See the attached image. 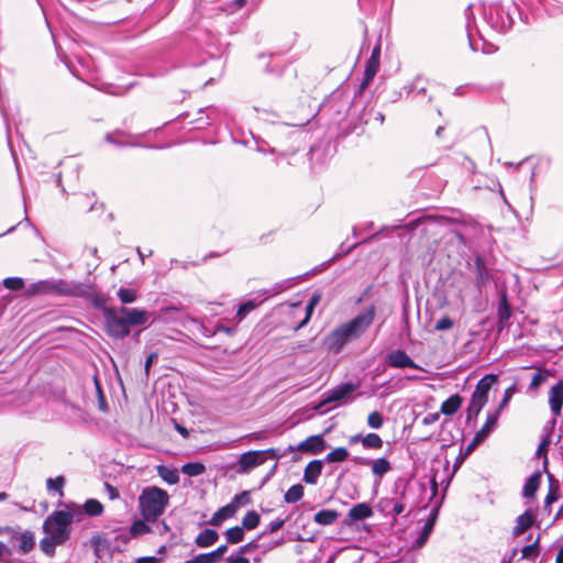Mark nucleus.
Returning <instances> with one entry per match:
<instances>
[{
  "mask_svg": "<svg viewBox=\"0 0 563 563\" xmlns=\"http://www.w3.org/2000/svg\"><path fill=\"white\" fill-rule=\"evenodd\" d=\"M235 512H236L235 507L229 503L228 505H225V506L221 507L220 509H218L213 514L211 519L208 521V523L210 526L218 527L224 520H227L229 518H232L235 515Z\"/></svg>",
  "mask_w": 563,
  "mask_h": 563,
  "instance_id": "21",
  "label": "nucleus"
},
{
  "mask_svg": "<svg viewBox=\"0 0 563 563\" xmlns=\"http://www.w3.org/2000/svg\"><path fill=\"white\" fill-rule=\"evenodd\" d=\"M120 312L124 314L130 328L143 325L148 321V313L143 309L121 307Z\"/></svg>",
  "mask_w": 563,
  "mask_h": 563,
  "instance_id": "14",
  "label": "nucleus"
},
{
  "mask_svg": "<svg viewBox=\"0 0 563 563\" xmlns=\"http://www.w3.org/2000/svg\"><path fill=\"white\" fill-rule=\"evenodd\" d=\"M63 543L64 542H57L54 536L48 534V537H45L40 541V547L45 554L52 556L55 553V547Z\"/></svg>",
  "mask_w": 563,
  "mask_h": 563,
  "instance_id": "38",
  "label": "nucleus"
},
{
  "mask_svg": "<svg viewBox=\"0 0 563 563\" xmlns=\"http://www.w3.org/2000/svg\"><path fill=\"white\" fill-rule=\"evenodd\" d=\"M340 517V514L336 510L333 509H322L314 514L313 520L316 523L320 526H330L334 523L338 518Z\"/></svg>",
  "mask_w": 563,
  "mask_h": 563,
  "instance_id": "27",
  "label": "nucleus"
},
{
  "mask_svg": "<svg viewBox=\"0 0 563 563\" xmlns=\"http://www.w3.org/2000/svg\"><path fill=\"white\" fill-rule=\"evenodd\" d=\"M538 3L545 10L549 15L563 13V10L558 4L556 0H538Z\"/></svg>",
  "mask_w": 563,
  "mask_h": 563,
  "instance_id": "45",
  "label": "nucleus"
},
{
  "mask_svg": "<svg viewBox=\"0 0 563 563\" xmlns=\"http://www.w3.org/2000/svg\"><path fill=\"white\" fill-rule=\"evenodd\" d=\"M434 522H435V515L431 516L424 522L421 534L417 538V540L415 542L418 548L423 547L426 544V542L428 541V539L433 530Z\"/></svg>",
  "mask_w": 563,
  "mask_h": 563,
  "instance_id": "32",
  "label": "nucleus"
},
{
  "mask_svg": "<svg viewBox=\"0 0 563 563\" xmlns=\"http://www.w3.org/2000/svg\"><path fill=\"white\" fill-rule=\"evenodd\" d=\"M74 515L70 511H54L44 521L43 530L57 540V542H66L69 539Z\"/></svg>",
  "mask_w": 563,
  "mask_h": 563,
  "instance_id": "3",
  "label": "nucleus"
},
{
  "mask_svg": "<svg viewBox=\"0 0 563 563\" xmlns=\"http://www.w3.org/2000/svg\"><path fill=\"white\" fill-rule=\"evenodd\" d=\"M169 503V495L166 490L150 486L142 490L139 496V509L145 521L155 522L165 511Z\"/></svg>",
  "mask_w": 563,
  "mask_h": 563,
  "instance_id": "2",
  "label": "nucleus"
},
{
  "mask_svg": "<svg viewBox=\"0 0 563 563\" xmlns=\"http://www.w3.org/2000/svg\"><path fill=\"white\" fill-rule=\"evenodd\" d=\"M264 300H261L260 302H256L255 300H247L246 302L239 306L236 317L239 320H243L251 311L257 308V306L263 302Z\"/></svg>",
  "mask_w": 563,
  "mask_h": 563,
  "instance_id": "43",
  "label": "nucleus"
},
{
  "mask_svg": "<svg viewBox=\"0 0 563 563\" xmlns=\"http://www.w3.org/2000/svg\"><path fill=\"white\" fill-rule=\"evenodd\" d=\"M117 295L122 303H132L137 298L136 291L132 288L121 287L119 288Z\"/></svg>",
  "mask_w": 563,
  "mask_h": 563,
  "instance_id": "44",
  "label": "nucleus"
},
{
  "mask_svg": "<svg viewBox=\"0 0 563 563\" xmlns=\"http://www.w3.org/2000/svg\"><path fill=\"white\" fill-rule=\"evenodd\" d=\"M103 318L107 333L113 339H124L130 334V327L124 314L114 308H104Z\"/></svg>",
  "mask_w": 563,
  "mask_h": 563,
  "instance_id": "5",
  "label": "nucleus"
},
{
  "mask_svg": "<svg viewBox=\"0 0 563 563\" xmlns=\"http://www.w3.org/2000/svg\"><path fill=\"white\" fill-rule=\"evenodd\" d=\"M260 515L255 510H250L243 517L241 527L245 530H253L260 525Z\"/></svg>",
  "mask_w": 563,
  "mask_h": 563,
  "instance_id": "37",
  "label": "nucleus"
},
{
  "mask_svg": "<svg viewBox=\"0 0 563 563\" xmlns=\"http://www.w3.org/2000/svg\"><path fill=\"white\" fill-rule=\"evenodd\" d=\"M407 93L426 95L427 92V79L422 76H417L408 86L405 87Z\"/></svg>",
  "mask_w": 563,
  "mask_h": 563,
  "instance_id": "31",
  "label": "nucleus"
},
{
  "mask_svg": "<svg viewBox=\"0 0 563 563\" xmlns=\"http://www.w3.org/2000/svg\"><path fill=\"white\" fill-rule=\"evenodd\" d=\"M356 388H357L356 384L344 383V384H341V385L328 390L327 393L323 394V399L319 402L318 406H316V409H320L328 404L340 401V400L344 399L350 394H352Z\"/></svg>",
  "mask_w": 563,
  "mask_h": 563,
  "instance_id": "8",
  "label": "nucleus"
},
{
  "mask_svg": "<svg viewBox=\"0 0 563 563\" xmlns=\"http://www.w3.org/2000/svg\"><path fill=\"white\" fill-rule=\"evenodd\" d=\"M465 19H466V31H467V37H468L470 47H471L472 51L477 52L478 51V46H477V44H476V42L474 40L473 31L475 30L481 38H483V35H482L481 29H478L476 23H475V15H474V11H473V5L472 4H468L467 8L465 9Z\"/></svg>",
  "mask_w": 563,
  "mask_h": 563,
  "instance_id": "15",
  "label": "nucleus"
},
{
  "mask_svg": "<svg viewBox=\"0 0 563 563\" xmlns=\"http://www.w3.org/2000/svg\"><path fill=\"white\" fill-rule=\"evenodd\" d=\"M228 543L236 544L244 539V529L240 526L232 527L225 531Z\"/></svg>",
  "mask_w": 563,
  "mask_h": 563,
  "instance_id": "39",
  "label": "nucleus"
},
{
  "mask_svg": "<svg viewBox=\"0 0 563 563\" xmlns=\"http://www.w3.org/2000/svg\"><path fill=\"white\" fill-rule=\"evenodd\" d=\"M453 327V320L449 317H442L439 319L434 325L437 331H445L450 330Z\"/></svg>",
  "mask_w": 563,
  "mask_h": 563,
  "instance_id": "58",
  "label": "nucleus"
},
{
  "mask_svg": "<svg viewBox=\"0 0 563 563\" xmlns=\"http://www.w3.org/2000/svg\"><path fill=\"white\" fill-rule=\"evenodd\" d=\"M373 516V509L372 507L366 503H360L353 506L346 517L344 518L343 522L345 526H352L356 521H361L367 518H371Z\"/></svg>",
  "mask_w": 563,
  "mask_h": 563,
  "instance_id": "13",
  "label": "nucleus"
},
{
  "mask_svg": "<svg viewBox=\"0 0 563 563\" xmlns=\"http://www.w3.org/2000/svg\"><path fill=\"white\" fill-rule=\"evenodd\" d=\"M267 455L271 459H279L282 454L277 449H267L261 451H249L239 457L238 462L234 464L235 472L238 474H247L253 468L265 463Z\"/></svg>",
  "mask_w": 563,
  "mask_h": 563,
  "instance_id": "4",
  "label": "nucleus"
},
{
  "mask_svg": "<svg viewBox=\"0 0 563 563\" xmlns=\"http://www.w3.org/2000/svg\"><path fill=\"white\" fill-rule=\"evenodd\" d=\"M541 483V472L536 471L533 474L529 476V478L526 481L523 488H522V496L525 498H532L534 497L539 486Z\"/></svg>",
  "mask_w": 563,
  "mask_h": 563,
  "instance_id": "24",
  "label": "nucleus"
},
{
  "mask_svg": "<svg viewBox=\"0 0 563 563\" xmlns=\"http://www.w3.org/2000/svg\"><path fill=\"white\" fill-rule=\"evenodd\" d=\"M498 418V411L487 416L484 426L475 433L476 442H483L489 435V433L497 427Z\"/></svg>",
  "mask_w": 563,
  "mask_h": 563,
  "instance_id": "20",
  "label": "nucleus"
},
{
  "mask_svg": "<svg viewBox=\"0 0 563 563\" xmlns=\"http://www.w3.org/2000/svg\"><path fill=\"white\" fill-rule=\"evenodd\" d=\"M363 448L379 450L383 448V440L377 433H367L364 435Z\"/></svg>",
  "mask_w": 563,
  "mask_h": 563,
  "instance_id": "40",
  "label": "nucleus"
},
{
  "mask_svg": "<svg viewBox=\"0 0 563 563\" xmlns=\"http://www.w3.org/2000/svg\"><path fill=\"white\" fill-rule=\"evenodd\" d=\"M551 443L550 435H545L542 441L540 442L538 449H537V455L541 457L542 455H545V452Z\"/></svg>",
  "mask_w": 563,
  "mask_h": 563,
  "instance_id": "62",
  "label": "nucleus"
},
{
  "mask_svg": "<svg viewBox=\"0 0 563 563\" xmlns=\"http://www.w3.org/2000/svg\"><path fill=\"white\" fill-rule=\"evenodd\" d=\"M544 380H545V375L542 373V371H538L532 376L529 389L537 390Z\"/></svg>",
  "mask_w": 563,
  "mask_h": 563,
  "instance_id": "59",
  "label": "nucleus"
},
{
  "mask_svg": "<svg viewBox=\"0 0 563 563\" xmlns=\"http://www.w3.org/2000/svg\"><path fill=\"white\" fill-rule=\"evenodd\" d=\"M285 519H280V518H277L273 521L269 522L268 527H267V530L265 532H263V534L265 533H274L276 531H278L279 529L283 528V526L285 525Z\"/></svg>",
  "mask_w": 563,
  "mask_h": 563,
  "instance_id": "61",
  "label": "nucleus"
},
{
  "mask_svg": "<svg viewBox=\"0 0 563 563\" xmlns=\"http://www.w3.org/2000/svg\"><path fill=\"white\" fill-rule=\"evenodd\" d=\"M539 539H537L533 543L523 547L521 550L522 559L533 560L539 555Z\"/></svg>",
  "mask_w": 563,
  "mask_h": 563,
  "instance_id": "46",
  "label": "nucleus"
},
{
  "mask_svg": "<svg viewBox=\"0 0 563 563\" xmlns=\"http://www.w3.org/2000/svg\"><path fill=\"white\" fill-rule=\"evenodd\" d=\"M59 280L51 282V280H40L37 283L32 284L30 288V292L35 295H46V294H60Z\"/></svg>",
  "mask_w": 563,
  "mask_h": 563,
  "instance_id": "19",
  "label": "nucleus"
},
{
  "mask_svg": "<svg viewBox=\"0 0 563 563\" xmlns=\"http://www.w3.org/2000/svg\"><path fill=\"white\" fill-rule=\"evenodd\" d=\"M385 363L393 368H420L404 350H393L387 353Z\"/></svg>",
  "mask_w": 563,
  "mask_h": 563,
  "instance_id": "9",
  "label": "nucleus"
},
{
  "mask_svg": "<svg viewBox=\"0 0 563 563\" xmlns=\"http://www.w3.org/2000/svg\"><path fill=\"white\" fill-rule=\"evenodd\" d=\"M534 517L530 509L526 510L522 515H520L516 520V526L514 527L512 534L518 537L526 532L533 523Z\"/></svg>",
  "mask_w": 563,
  "mask_h": 563,
  "instance_id": "22",
  "label": "nucleus"
},
{
  "mask_svg": "<svg viewBox=\"0 0 563 563\" xmlns=\"http://www.w3.org/2000/svg\"><path fill=\"white\" fill-rule=\"evenodd\" d=\"M384 424V417L379 411H373L367 417V426L372 429H380Z\"/></svg>",
  "mask_w": 563,
  "mask_h": 563,
  "instance_id": "50",
  "label": "nucleus"
},
{
  "mask_svg": "<svg viewBox=\"0 0 563 563\" xmlns=\"http://www.w3.org/2000/svg\"><path fill=\"white\" fill-rule=\"evenodd\" d=\"M369 466L372 467L373 475L379 481L393 470L391 463L386 457H378L371 460Z\"/></svg>",
  "mask_w": 563,
  "mask_h": 563,
  "instance_id": "23",
  "label": "nucleus"
},
{
  "mask_svg": "<svg viewBox=\"0 0 563 563\" xmlns=\"http://www.w3.org/2000/svg\"><path fill=\"white\" fill-rule=\"evenodd\" d=\"M147 521L143 520H135L130 528V532L132 536H140L145 534L151 531L150 527L146 525Z\"/></svg>",
  "mask_w": 563,
  "mask_h": 563,
  "instance_id": "48",
  "label": "nucleus"
},
{
  "mask_svg": "<svg viewBox=\"0 0 563 563\" xmlns=\"http://www.w3.org/2000/svg\"><path fill=\"white\" fill-rule=\"evenodd\" d=\"M219 539V534L213 529H205L199 532L195 539V543L199 548H208L213 545Z\"/></svg>",
  "mask_w": 563,
  "mask_h": 563,
  "instance_id": "25",
  "label": "nucleus"
},
{
  "mask_svg": "<svg viewBox=\"0 0 563 563\" xmlns=\"http://www.w3.org/2000/svg\"><path fill=\"white\" fill-rule=\"evenodd\" d=\"M486 402L487 401L472 395L471 401L466 409V419L471 420L472 418H476L479 415L483 407L486 405Z\"/></svg>",
  "mask_w": 563,
  "mask_h": 563,
  "instance_id": "33",
  "label": "nucleus"
},
{
  "mask_svg": "<svg viewBox=\"0 0 563 563\" xmlns=\"http://www.w3.org/2000/svg\"><path fill=\"white\" fill-rule=\"evenodd\" d=\"M475 267L477 272L476 284L478 287L487 284L489 282V274L485 267V264L481 257H476Z\"/></svg>",
  "mask_w": 563,
  "mask_h": 563,
  "instance_id": "36",
  "label": "nucleus"
},
{
  "mask_svg": "<svg viewBox=\"0 0 563 563\" xmlns=\"http://www.w3.org/2000/svg\"><path fill=\"white\" fill-rule=\"evenodd\" d=\"M228 563H250V560L239 554H232L227 559Z\"/></svg>",
  "mask_w": 563,
  "mask_h": 563,
  "instance_id": "64",
  "label": "nucleus"
},
{
  "mask_svg": "<svg viewBox=\"0 0 563 563\" xmlns=\"http://www.w3.org/2000/svg\"><path fill=\"white\" fill-rule=\"evenodd\" d=\"M462 402L463 398L459 394L452 395L442 402L440 412L445 416H452L460 409Z\"/></svg>",
  "mask_w": 563,
  "mask_h": 563,
  "instance_id": "26",
  "label": "nucleus"
},
{
  "mask_svg": "<svg viewBox=\"0 0 563 563\" xmlns=\"http://www.w3.org/2000/svg\"><path fill=\"white\" fill-rule=\"evenodd\" d=\"M3 285L5 288L10 290H21L24 287V282L20 277H7L3 280Z\"/></svg>",
  "mask_w": 563,
  "mask_h": 563,
  "instance_id": "51",
  "label": "nucleus"
},
{
  "mask_svg": "<svg viewBox=\"0 0 563 563\" xmlns=\"http://www.w3.org/2000/svg\"><path fill=\"white\" fill-rule=\"evenodd\" d=\"M59 287L62 295H69L75 297H81L85 299L92 298L93 295V286L90 284L82 283H66L64 280H59Z\"/></svg>",
  "mask_w": 563,
  "mask_h": 563,
  "instance_id": "11",
  "label": "nucleus"
},
{
  "mask_svg": "<svg viewBox=\"0 0 563 563\" xmlns=\"http://www.w3.org/2000/svg\"><path fill=\"white\" fill-rule=\"evenodd\" d=\"M514 393H515V385L508 387L505 390L504 397H503L498 408L496 409V411H498V415H500V411L508 405L511 397L514 396Z\"/></svg>",
  "mask_w": 563,
  "mask_h": 563,
  "instance_id": "57",
  "label": "nucleus"
},
{
  "mask_svg": "<svg viewBox=\"0 0 563 563\" xmlns=\"http://www.w3.org/2000/svg\"><path fill=\"white\" fill-rule=\"evenodd\" d=\"M349 457V451L343 448H336L329 452L325 456V461L329 463L344 462Z\"/></svg>",
  "mask_w": 563,
  "mask_h": 563,
  "instance_id": "42",
  "label": "nucleus"
},
{
  "mask_svg": "<svg viewBox=\"0 0 563 563\" xmlns=\"http://www.w3.org/2000/svg\"><path fill=\"white\" fill-rule=\"evenodd\" d=\"M181 472L189 477H195L206 472V466L200 462H189L181 466Z\"/></svg>",
  "mask_w": 563,
  "mask_h": 563,
  "instance_id": "35",
  "label": "nucleus"
},
{
  "mask_svg": "<svg viewBox=\"0 0 563 563\" xmlns=\"http://www.w3.org/2000/svg\"><path fill=\"white\" fill-rule=\"evenodd\" d=\"M512 316L511 306L508 302L506 290L500 291L498 307H497V328L498 332H501L504 329H508L510 327V318Z\"/></svg>",
  "mask_w": 563,
  "mask_h": 563,
  "instance_id": "12",
  "label": "nucleus"
},
{
  "mask_svg": "<svg viewBox=\"0 0 563 563\" xmlns=\"http://www.w3.org/2000/svg\"><path fill=\"white\" fill-rule=\"evenodd\" d=\"M305 488L301 484L292 485L284 495V500L287 504H295L303 496Z\"/></svg>",
  "mask_w": 563,
  "mask_h": 563,
  "instance_id": "34",
  "label": "nucleus"
},
{
  "mask_svg": "<svg viewBox=\"0 0 563 563\" xmlns=\"http://www.w3.org/2000/svg\"><path fill=\"white\" fill-rule=\"evenodd\" d=\"M354 340L357 339L353 335L347 325L342 323L325 336L324 345L329 352L339 354L347 343Z\"/></svg>",
  "mask_w": 563,
  "mask_h": 563,
  "instance_id": "6",
  "label": "nucleus"
},
{
  "mask_svg": "<svg viewBox=\"0 0 563 563\" xmlns=\"http://www.w3.org/2000/svg\"><path fill=\"white\" fill-rule=\"evenodd\" d=\"M549 405L554 416V419L551 421V428H553L556 423V418L561 416L563 407V380H559L551 387L549 393Z\"/></svg>",
  "mask_w": 563,
  "mask_h": 563,
  "instance_id": "10",
  "label": "nucleus"
},
{
  "mask_svg": "<svg viewBox=\"0 0 563 563\" xmlns=\"http://www.w3.org/2000/svg\"><path fill=\"white\" fill-rule=\"evenodd\" d=\"M92 305L96 307V308H107L106 307V303H107V297L101 294V292H98L96 291V289L93 288V295H92V298H88Z\"/></svg>",
  "mask_w": 563,
  "mask_h": 563,
  "instance_id": "55",
  "label": "nucleus"
},
{
  "mask_svg": "<svg viewBox=\"0 0 563 563\" xmlns=\"http://www.w3.org/2000/svg\"><path fill=\"white\" fill-rule=\"evenodd\" d=\"M386 504L391 505V509L389 510V516L396 518L398 515L405 511V504L400 500L394 498H386Z\"/></svg>",
  "mask_w": 563,
  "mask_h": 563,
  "instance_id": "49",
  "label": "nucleus"
},
{
  "mask_svg": "<svg viewBox=\"0 0 563 563\" xmlns=\"http://www.w3.org/2000/svg\"><path fill=\"white\" fill-rule=\"evenodd\" d=\"M209 45V48H208V54L212 57L214 56H218L221 54V48L220 46L218 45V38H211L210 40V43L208 44Z\"/></svg>",
  "mask_w": 563,
  "mask_h": 563,
  "instance_id": "63",
  "label": "nucleus"
},
{
  "mask_svg": "<svg viewBox=\"0 0 563 563\" xmlns=\"http://www.w3.org/2000/svg\"><path fill=\"white\" fill-rule=\"evenodd\" d=\"M258 548L257 540H252L249 543L239 548L236 554L244 556V554L250 553Z\"/></svg>",
  "mask_w": 563,
  "mask_h": 563,
  "instance_id": "60",
  "label": "nucleus"
},
{
  "mask_svg": "<svg viewBox=\"0 0 563 563\" xmlns=\"http://www.w3.org/2000/svg\"><path fill=\"white\" fill-rule=\"evenodd\" d=\"M228 551L227 544H221L216 550L209 552V553H201L198 554V561L199 563H218L223 554Z\"/></svg>",
  "mask_w": 563,
  "mask_h": 563,
  "instance_id": "28",
  "label": "nucleus"
},
{
  "mask_svg": "<svg viewBox=\"0 0 563 563\" xmlns=\"http://www.w3.org/2000/svg\"><path fill=\"white\" fill-rule=\"evenodd\" d=\"M12 539L19 541L18 551L21 554H27L35 547V536L32 531L26 530L21 533H15L12 536Z\"/></svg>",
  "mask_w": 563,
  "mask_h": 563,
  "instance_id": "17",
  "label": "nucleus"
},
{
  "mask_svg": "<svg viewBox=\"0 0 563 563\" xmlns=\"http://www.w3.org/2000/svg\"><path fill=\"white\" fill-rule=\"evenodd\" d=\"M250 503H251L250 494H249V492L245 490V492H242V493L235 495L230 504L233 505L235 507V510L238 511V508L240 505L245 506V505H249Z\"/></svg>",
  "mask_w": 563,
  "mask_h": 563,
  "instance_id": "53",
  "label": "nucleus"
},
{
  "mask_svg": "<svg viewBox=\"0 0 563 563\" xmlns=\"http://www.w3.org/2000/svg\"><path fill=\"white\" fill-rule=\"evenodd\" d=\"M497 379L498 376L495 374L485 375L478 380L472 395L485 401H488V393L493 385L497 382Z\"/></svg>",
  "mask_w": 563,
  "mask_h": 563,
  "instance_id": "16",
  "label": "nucleus"
},
{
  "mask_svg": "<svg viewBox=\"0 0 563 563\" xmlns=\"http://www.w3.org/2000/svg\"><path fill=\"white\" fill-rule=\"evenodd\" d=\"M323 462L321 460H313L309 462L303 472V481L307 484L314 485L321 475Z\"/></svg>",
  "mask_w": 563,
  "mask_h": 563,
  "instance_id": "18",
  "label": "nucleus"
},
{
  "mask_svg": "<svg viewBox=\"0 0 563 563\" xmlns=\"http://www.w3.org/2000/svg\"><path fill=\"white\" fill-rule=\"evenodd\" d=\"M65 484V478L63 476H57L55 478H48L46 481L47 489L57 490L62 493V488Z\"/></svg>",
  "mask_w": 563,
  "mask_h": 563,
  "instance_id": "54",
  "label": "nucleus"
},
{
  "mask_svg": "<svg viewBox=\"0 0 563 563\" xmlns=\"http://www.w3.org/2000/svg\"><path fill=\"white\" fill-rule=\"evenodd\" d=\"M157 474L169 485H175L179 482V474L175 468H168L167 466L159 465L157 466Z\"/></svg>",
  "mask_w": 563,
  "mask_h": 563,
  "instance_id": "30",
  "label": "nucleus"
},
{
  "mask_svg": "<svg viewBox=\"0 0 563 563\" xmlns=\"http://www.w3.org/2000/svg\"><path fill=\"white\" fill-rule=\"evenodd\" d=\"M369 115H373V117H374V120H375V121H377L379 125H382V124H383L385 117H384V114H383L382 112H379V111L374 112L373 110H369L368 112H366V111L364 110V113L362 114L361 120H362L365 124H367V123L369 122Z\"/></svg>",
  "mask_w": 563,
  "mask_h": 563,
  "instance_id": "56",
  "label": "nucleus"
},
{
  "mask_svg": "<svg viewBox=\"0 0 563 563\" xmlns=\"http://www.w3.org/2000/svg\"><path fill=\"white\" fill-rule=\"evenodd\" d=\"M246 3H247V0L227 1L222 4V10L229 14H232V13H235L236 11L241 10L243 7H245Z\"/></svg>",
  "mask_w": 563,
  "mask_h": 563,
  "instance_id": "47",
  "label": "nucleus"
},
{
  "mask_svg": "<svg viewBox=\"0 0 563 563\" xmlns=\"http://www.w3.org/2000/svg\"><path fill=\"white\" fill-rule=\"evenodd\" d=\"M379 68V60H377L375 57H369L365 65L364 73L367 74V78H374L378 71Z\"/></svg>",
  "mask_w": 563,
  "mask_h": 563,
  "instance_id": "52",
  "label": "nucleus"
},
{
  "mask_svg": "<svg viewBox=\"0 0 563 563\" xmlns=\"http://www.w3.org/2000/svg\"><path fill=\"white\" fill-rule=\"evenodd\" d=\"M85 512L91 517L100 516L103 512L102 504L97 499H88L84 505Z\"/></svg>",
  "mask_w": 563,
  "mask_h": 563,
  "instance_id": "41",
  "label": "nucleus"
},
{
  "mask_svg": "<svg viewBox=\"0 0 563 563\" xmlns=\"http://www.w3.org/2000/svg\"><path fill=\"white\" fill-rule=\"evenodd\" d=\"M522 8L515 1L507 4L500 1L482 2V18L485 24L494 32L505 34L512 29L515 16L525 25H531L538 21L539 14L532 5L526 4Z\"/></svg>",
  "mask_w": 563,
  "mask_h": 563,
  "instance_id": "1",
  "label": "nucleus"
},
{
  "mask_svg": "<svg viewBox=\"0 0 563 563\" xmlns=\"http://www.w3.org/2000/svg\"><path fill=\"white\" fill-rule=\"evenodd\" d=\"M323 446L324 440L321 435H312L298 445L299 449L311 451L314 454L321 452Z\"/></svg>",
  "mask_w": 563,
  "mask_h": 563,
  "instance_id": "29",
  "label": "nucleus"
},
{
  "mask_svg": "<svg viewBox=\"0 0 563 563\" xmlns=\"http://www.w3.org/2000/svg\"><path fill=\"white\" fill-rule=\"evenodd\" d=\"M376 316V308L374 305H371L363 309L358 314H356L354 318L349 320L347 322H344L347 328L351 330L353 335L356 339H360L367 329L372 325L374 322Z\"/></svg>",
  "mask_w": 563,
  "mask_h": 563,
  "instance_id": "7",
  "label": "nucleus"
}]
</instances>
